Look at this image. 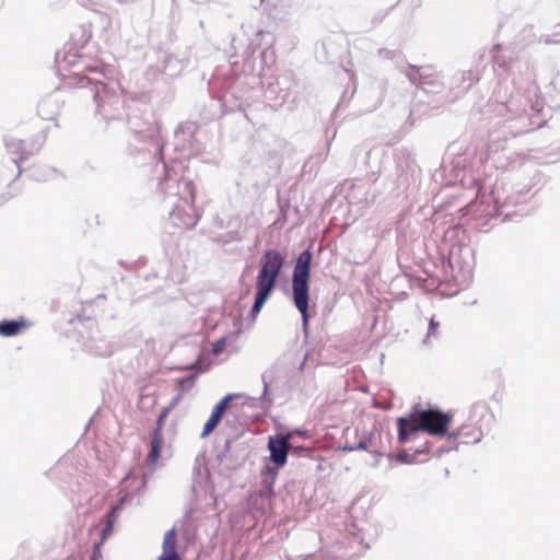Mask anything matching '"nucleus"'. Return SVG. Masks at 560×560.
<instances>
[{
    "label": "nucleus",
    "instance_id": "423d86ee",
    "mask_svg": "<svg viewBox=\"0 0 560 560\" xmlns=\"http://www.w3.org/2000/svg\"><path fill=\"white\" fill-rule=\"evenodd\" d=\"M470 420L476 421V424H463L455 430H451L447 441L456 442L460 440V443L464 444L478 443L485 433L490 431L495 418L486 402L478 401L470 407Z\"/></svg>",
    "mask_w": 560,
    "mask_h": 560
},
{
    "label": "nucleus",
    "instance_id": "ddd939ff",
    "mask_svg": "<svg viewBox=\"0 0 560 560\" xmlns=\"http://www.w3.org/2000/svg\"><path fill=\"white\" fill-rule=\"evenodd\" d=\"M5 147L9 153L15 155L12 161L20 166V163L27 158L25 141L18 139L5 140Z\"/></svg>",
    "mask_w": 560,
    "mask_h": 560
},
{
    "label": "nucleus",
    "instance_id": "20e7f679",
    "mask_svg": "<svg viewBox=\"0 0 560 560\" xmlns=\"http://www.w3.org/2000/svg\"><path fill=\"white\" fill-rule=\"evenodd\" d=\"M284 262L285 256L277 249H268L261 256L256 278L255 301L249 312L253 319L257 317L273 292Z\"/></svg>",
    "mask_w": 560,
    "mask_h": 560
},
{
    "label": "nucleus",
    "instance_id": "f8f14e48",
    "mask_svg": "<svg viewBox=\"0 0 560 560\" xmlns=\"http://www.w3.org/2000/svg\"><path fill=\"white\" fill-rule=\"evenodd\" d=\"M158 560H179L176 551V530L172 528L167 530L163 539V552Z\"/></svg>",
    "mask_w": 560,
    "mask_h": 560
},
{
    "label": "nucleus",
    "instance_id": "6e6552de",
    "mask_svg": "<svg viewBox=\"0 0 560 560\" xmlns=\"http://www.w3.org/2000/svg\"><path fill=\"white\" fill-rule=\"evenodd\" d=\"M409 81L411 85L420 86L424 91L427 86L439 85L435 82V71L431 66H413L408 65L406 69L400 71Z\"/></svg>",
    "mask_w": 560,
    "mask_h": 560
},
{
    "label": "nucleus",
    "instance_id": "4be33fe9",
    "mask_svg": "<svg viewBox=\"0 0 560 560\" xmlns=\"http://www.w3.org/2000/svg\"><path fill=\"white\" fill-rule=\"evenodd\" d=\"M440 324L434 320L433 317L430 318L428 332L425 338L423 339L424 345H430L432 342V339H438V328Z\"/></svg>",
    "mask_w": 560,
    "mask_h": 560
},
{
    "label": "nucleus",
    "instance_id": "aec40b11",
    "mask_svg": "<svg viewBox=\"0 0 560 560\" xmlns=\"http://www.w3.org/2000/svg\"><path fill=\"white\" fill-rule=\"evenodd\" d=\"M279 82L277 81V83H269L267 89H266V97L268 100H273V101H278L280 104L281 103H284L289 96V93L283 91V94L281 95H278V86H279Z\"/></svg>",
    "mask_w": 560,
    "mask_h": 560
},
{
    "label": "nucleus",
    "instance_id": "7c9ffc66",
    "mask_svg": "<svg viewBox=\"0 0 560 560\" xmlns=\"http://www.w3.org/2000/svg\"><path fill=\"white\" fill-rule=\"evenodd\" d=\"M459 162L454 166V171L456 172L455 177L459 176V173L462 172L459 168H457Z\"/></svg>",
    "mask_w": 560,
    "mask_h": 560
},
{
    "label": "nucleus",
    "instance_id": "39448f33",
    "mask_svg": "<svg viewBox=\"0 0 560 560\" xmlns=\"http://www.w3.org/2000/svg\"><path fill=\"white\" fill-rule=\"evenodd\" d=\"M313 253L310 248L299 254L292 273V301L302 317V326H308L310 277Z\"/></svg>",
    "mask_w": 560,
    "mask_h": 560
},
{
    "label": "nucleus",
    "instance_id": "1a4fd4ad",
    "mask_svg": "<svg viewBox=\"0 0 560 560\" xmlns=\"http://www.w3.org/2000/svg\"><path fill=\"white\" fill-rule=\"evenodd\" d=\"M241 396V394H228L213 407L209 419L203 425L201 438H206L218 427L231 401Z\"/></svg>",
    "mask_w": 560,
    "mask_h": 560
},
{
    "label": "nucleus",
    "instance_id": "a878e982",
    "mask_svg": "<svg viewBox=\"0 0 560 560\" xmlns=\"http://www.w3.org/2000/svg\"><path fill=\"white\" fill-rule=\"evenodd\" d=\"M372 436H373L372 432L364 434L360 439L359 443L355 444L357 451H366L372 442Z\"/></svg>",
    "mask_w": 560,
    "mask_h": 560
},
{
    "label": "nucleus",
    "instance_id": "f03ea898",
    "mask_svg": "<svg viewBox=\"0 0 560 560\" xmlns=\"http://www.w3.org/2000/svg\"><path fill=\"white\" fill-rule=\"evenodd\" d=\"M452 421L453 413L450 411L444 412L439 408L415 406L407 416L397 419L398 441L405 444L419 432L448 440Z\"/></svg>",
    "mask_w": 560,
    "mask_h": 560
},
{
    "label": "nucleus",
    "instance_id": "f257e3e1",
    "mask_svg": "<svg viewBox=\"0 0 560 560\" xmlns=\"http://www.w3.org/2000/svg\"><path fill=\"white\" fill-rule=\"evenodd\" d=\"M159 186L164 194V209L168 211L171 223L180 229H192L199 220V214L194 208V184L190 180H177L167 176Z\"/></svg>",
    "mask_w": 560,
    "mask_h": 560
},
{
    "label": "nucleus",
    "instance_id": "9b49d317",
    "mask_svg": "<svg viewBox=\"0 0 560 560\" xmlns=\"http://www.w3.org/2000/svg\"><path fill=\"white\" fill-rule=\"evenodd\" d=\"M88 350L96 357H109L114 352L113 345L101 334L91 322V337L85 343Z\"/></svg>",
    "mask_w": 560,
    "mask_h": 560
},
{
    "label": "nucleus",
    "instance_id": "473e14b6",
    "mask_svg": "<svg viewBox=\"0 0 560 560\" xmlns=\"http://www.w3.org/2000/svg\"><path fill=\"white\" fill-rule=\"evenodd\" d=\"M451 450H457V446L450 447L447 451H451Z\"/></svg>",
    "mask_w": 560,
    "mask_h": 560
},
{
    "label": "nucleus",
    "instance_id": "cd10ccee",
    "mask_svg": "<svg viewBox=\"0 0 560 560\" xmlns=\"http://www.w3.org/2000/svg\"><path fill=\"white\" fill-rule=\"evenodd\" d=\"M129 500L128 495L122 497L116 505H114L109 513L117 516V513L122 509V506L126 504V502Z\"/></svg>",
    "mask_w": 560,
    "mask_h": 560
},
{
    "label": "nucleus",
    "instance_id": "f3484780",
    "mask_svg": "<svg viewBox=\"0 0 560 560\" xmlns=\"http://www.w3.org/2000/svg\"><path fill=\"white\" fill-rule=\"evenodd\" d=\"M56 171L45 165H36L31 170V177L35 180H48L54 177Z\"/></svg>",
    "mask_w": 560,
    "mask_h": 560
},
{
    "label": "nucleus",
    "instance_id": "dca6fc26",
    "mask_svg": "<svg viewBox=\"0 0 560 560\" xmlns=\"http://www.w3.org/2000/svg\"><path fill=\"white\" fill-rule=\"evenodd\" d=\"M24 326V320H2L0 322V336L12 337L18 335Z\"/></svg>",
    "mask_w": 560,
    "mask_h": 560
},
{
    "label": "nucleus",
    "instance_id": "7ed1b4c3",
    "mask_svg": "<svg viewBox=\"0 0 560 560\" xmlns=\"http://www.w3.org/2000/svg\"><path fill=\"white\" fill-rule=\"evenodd\" d=\"M73 83L82 92V96H92L96 113L105 120L117 119L121 116L124 100L115 81L104 82L91 75L75 74Z\"/></svg>",
    "mask_w": 560,
    "mask_h": 560
},
{
    "label": "nucleus",
    "instance_id": "9d476101",
    "mask_svg": "<svg viewBox=\"0 0 560 560\" xmlns=\"http://www.w3.org/2000/svg\"><path fill=\"white\" fill-rule=\"evenodd\" d=\"M171 407H165L162 409L160 415L156 418V427L152 432L151 443H150V452H149V463L155 464L160 457L161 448L163 444V435L162 430L165 422V419L170 412Z\"/></svg>",
    "mask_w": 560,
    "mask_h": 560
},
{
    "label": "nucleus",
    "instance_id": "0eeeda50",
    "mask_svg": "<svg viewBox=\"0 0 560 560\" xmlns=\"http://www.w3.org/2000/svg\"><path fill=\"white\" fill-rule=\"evenodd\" d=\"M292 432L278 433L268 439V450L270 452V460L278 467H283L288 462V454L291 448L290 440Z\"/></svg>",
    "mask_w": 560,
    "mask_h": 560
},
{
    "label": "nucleus",
    "instance_id": "b1692460",
    "mask_svg": "<svg viewBox=\"0 0 560 560\" xmlns=\"http://www.w3.org/2000/svg\"><path fill=\"white\" fill-rule=\"evenodd\" d=\"M377 55L381 59L394 60L400 56V52L388 48H380Z\"/></svg>",
    "mask_w": 560,
    "mask_h": 560
},
{
    "label": "nucleus",
    "instance_id": "a211bd4d",
    "mask_svg": "<svg viewBox=\"0 0 560 560\" xmlns=\"http://www.w3.org/2000/svg\"><path fill=\"white\" fill-rule=\"evenodd\" d=\"M514 105H515V102L511 100L505 105V108H506V110L513 113V117L514 118H517L518 120H521L523 122V126L520 127L517 132H524L526 130V127H527L528 118H527V116H524V113H525L524 108H515L514 109Z\"/></svg>",
    "mask_w": 560,
    "mask_h": 560
},
{
    "label": "nucleus",
    "instance_id": "412c9836",
    "mask_svg": "<svg viewBox=\"0 0 560 560\" xmlns=\"http://www.w3.org/2000/svg\"><path fill=\"white\" fill-rule=\"evenodd\" d=\"M196 377H197V374L192 373L185 377L179 378L178 380V390L183 394L190 390L195 384Z\"/></svg>",
    "mask_w": 560,
    "mask_h": 560
},
{
    "label": "nucleus",
    "instance_id": "2eb2a0df",
    "mask_svg": "<svg viewBox=\"0 0 560 560\" xmlns=\"http://www.w3.org/2000/svg\"><path fill=\"white\" fill-rule=\"evenodd\" d=\"M133 135H135V139L139 142H144L147 139H149L153 144H154V153L156 154H161L162 153V145L160 143V140H159V137H158V131L153 128H150L148 130V133H145L143 130H137V129H131Z\"/></svg>",
    "mask_w": 560,
    "mask_h": 560
},
{
    "label": "nucleus",
    "instance_id": "bb28decb",
    "mask_svg": "<svg viewBox=\"0 0 560 560\" xmlns=\"http://www.w3.org/2000/svg\"><path fill=\"white\" fill-rule=\"evenodd\" d=\"M225 345H226V339L224 337L220 338L219 340L213 342V345H212V353L214 355H219L224 350Z\"/></svg>",
    "mask_w": 560,
    "mask_h": 560
},
{
    "label": "nucleus",
    "instance_id": "6ab92c4d",
    "mask_svg": "<svg viewBox=\"0 0 560 560\" xmlns=\"http://www.w3.org/2000/svg\"><path fill=\"white\" fill-rule=\"evenodd\" d=\"M430 445L431 443L427 442L422 450H418L413 454H410L407 451H401L396 455V460L402 464H412L418 453H429Z\"/></svg>",
    "mask_w": 560,
    "mask_h": 560
},
{
    "label": "nucleus",
    "instance_id": "2f4dec72",
    "mask_svg": "<svg viewBox=\"0 0 560 560\" xmlns=\"http://www.w3.org/2000/svg\"><path fill=\"white\" fill-rule=\"evenodd\" d=\"M88 71H89V73H91V72L97 73L95 70H92L91 68H89Z\"/></svg>",
    "mask_w": 560,
    "mask_h": 560
},
{
    "label": "nucleus",
    "instance_id": "4468645a",
    "mask_svg": "<svg viewBox=\"0 0 560 560\" xmlns=\"http://www.w3.org/2000/svg\"><path fill=\"white\" fill-rule=\"evenodd\" d=\"M502 190H504L502 188ZM492 198H493V201L495 203V209L501 213L503 214L504 213V209L510 206V205H516V203H520V202H523V198L521 196V191H518L517 196L514 197V196H508L503 201H501V188L495 186L494 189L492 190Z\"/></svg>",
    "mask_w": 560,
    "mask_h": 560
},
{
    "label": "nucleus",
    "instance_id": "c756f323",
    "mask_svg": "<svg viewBox=\"0 0 560 560\" xmlns=\"http://www.w3.org/2000/svg\"><path fill=\"white\" fill-rule=\"evenodd\" d=\"M182 395H183V393H180V392H179V393H178V394H177V395L172 399V402H171V406H170L171 408H172V407H174V406H175V405L180 400Z\"/></svg>",
    "mask_w": 560,
    "mask_h": 560
},
{
    "label": "nucleus",
    "instance_id": "5701e85b",
    "mask_svg": "<svg viewBox=\"0 0 560 560\" xmlns=\"http://www.w3.org/2000/svg\"><path fill=\"white\" fill-rule=\"evenodd\" d=\"M116 517H117L116 515H114L112 513H108V515H107V524L105 525V527L101 532L102 540H105L108 536L112 535L113 529H114V524L116 522Z\"/></svg>",
    "mask_w": 560,
    "mask_h": 560
},
{
    "label": "nucleus",
    "instance_id": "393cba45",
    "mask_svg": "<svg viewBox=\"0 0 560 560\" xmlns=\"http://www.w3.org/2000/svg\"><path fill=\"white\" fill-rule=\"evenodd\" d=\"M272 380H273V373H272L271 370L265 371L261 374V381H262V384H264V392H262L261 398H265V396L267 394V390H268V387L271 384Z\"/></svg>",
    "mask_w": 560,
    "mask_h": 560
},
{
    "label": "nucleus",
    "instance_id": "c85d7f7f",
    "mask_svg": "<svg viewBox=\"0 0 560 560\" xmlns=\"http://www.w3.org/2000/svg\"><path fill=\"white\" fill-rule=\"evenodd\" d=\"M342 451H346V452H354L357 451L355 448V444H348L346 443L342 447H341Z\"/></svg>",
    "mask_w": 560,
    "mask_h": 560
}]
</instances>
